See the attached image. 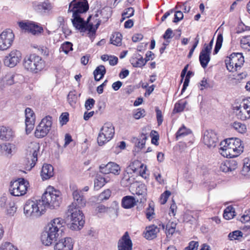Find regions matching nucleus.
<instances>
[{"mask_svg": "<svg viewBox=\"0 0 250 250\" xmlns=\"http://www.w3.org/2000/svg\"><path fill=\"white\" fill-rule=\"evenodd\" d=\"M60 192L49 186L40 200H28L24 205L23 212L27 217H39L44 214L47 208L54 209L59 207Z\"/></svg>", "mask_w": 250, "mask_h": 250, "instance_id": "obj_1", "label": "nucleus"}, {"mask_svg": "<svg viewBox=\"0 0 250 250\" xmlns=\"http://www.w3.org/2000/svg\"><path fill=\"white\" fill-rule=\"evenodd\" d=\"M65 222L61 218H55L48 224L42 234L41 240L45 246H50L62 235L64 229Z\"/></svg>", "mask_w": 250, "mask_h": 250, "instance_id": "obj_2", "label": "nucleus"}, {"mask_svg": "<svg viewBox=\"0 0 250 250\" xmlns=\"http://www.w3.org/2000/svg\"><path fill=\"white\" fill-rule=\"evenodd\" d=\"M243 151L244 145L242 141L238 138H229L220 143L219 153L224 157H236Z\"/></svg>", "mask_w": 250, "mask_h": 250, "instance_id": "obj_3", "label": "nucleus"}, {"mask_svg": "<svg viewBox=\"0 0 250 250\" xmlns=\"http://www.w3.org/2000/svg\"><path fill=\"white\" fill-rule=\"evenodd\" d=\"M24 67L34 73H38L45 67V62L42 57L35 54L26 56L23 60Z\"/></svg>", "mask_w": 250, "mask_h": 250, "instance_id": "obj_4", "label": "nucleus"}, {"mask_svg": "<svg viewBox=\"0 0 250 250\" xmlns=\"http://www.w3.org/2000/svg\"><path fill=\"white\" fill-rule=\"evenodd\" d=\"M80 208L73 207V206L68 207L66 214L70 217L71 224L70 229L72 230L81 229L85 223L84 215Z\"/></svg>", "mask_w": 250, "mask_h": 250, "instance_id": "obj_5", "label": "nucleus"}, {"mask_svg": "<svg viewBox=\"0 0 250 250\" xmlns=\"http://www.w3.org/2000/svg\"><path fill=\"white\" fill-rule=\"evenodd\" d=\"M244 62V57L240 53H233L225 60L227 69L232 72L239 70Z\"/></svg>", "mask_w": 250, "mask_h": 250, "instance_id": "obj_6", "label": "nucleus"}, {"mask_svg": "<svg viewBox=\"0 0 250 250\" xmlns=\"http://www.w3.org/2000/svg\"><path fill=\"white\" fill-rule=\"evenodd\" d=\"M29 187V182L23 178L11 181L10 183L9 192L15 196H22L26 193Z\"/></svg>", "mask_w": 250, "mask_h": 250, "instance_id": "obj_7", "label": "nucleus"}, {"mask_svg": "<svg viewBox=\"0 0 250 250\" xmlns=\"http://www.w3.org/2000/svg\"><path fill=\"white\" fill-rule=\"evenodd\" d=\"M114 127L112 123H106L100 130L97 138V142L99 146H103L109 141L114 136Z\"/></svg>", "mask_w": 250, "mask_h": 250, "instance_id": "obj_8", "label": "nucleus"}, {"mask_svg": "<svg viewBox=\"0 0 250 250\" xmlns=\"http://www.w3.org/2000/svg\"><path fill=\"white\" fill-rule=\"evenodd\" d=\"M238 119L245 121L250 119V97L244 99L239 106L234 107Z\"/></svg>", "mask_w": 250, "mask_h": 250, "instance_id": "obj_9", "label": "nucleus"}, {"mask_svg": "<svg viewBox=\"0 0 250 250\" xmlns=\"http://www.w3.org/2000/svg\"><path fill=\"white\" fill-rule=\"evenodd\" d=\"M52 124V117L47 116L43 118L36 127L35 136L38 138L46 136L51 129Z\"/></svg>", "mask_w": 250, "mask_h": 250, "instance_id": "obj_10", "label": "nucleus"}, {"mask_svg": "<svg viewBox=\"0 0 250 250\" xmlns=\"http://www.w3.org/2000/svg\"><path fill=\"white\" fill-rule=\"evenodd\" d=\"M89 9L87 0H73L69 4L68 12H72V15H81Z\"/></svg>", "mask_w": 250, "mask_h": 250, "instance_id": "obj_11", "label": "nucleus"}, {"mask_svg": "<svg viewBox=\"0 0 250 250\" xmlns=\"http://www.w3.org/2000/svg\"><path fill=\"white\" fill-rule=\"evenodd\" d=\"M14 34L12 30L6 29L0 34V50H4L9 48L14 41Z\"/></svg>", "mask_w": 250, "mask_h": 250, "instance_id": "obj_12", "label": "nucleus"}, {"mask_svg": "<svg viewBox=\"0 0 250 250\" xmlns=\"http://www.w3.org/2000/svg\"><path fill=\"white\" fill-rule=\"evenodd\" d=\"M91 16H89L86 21L81 17V15H72L71 21L73 26L80 32H85L88 25V21H90Z\"/></svg>", "mask_w": 250, "mask_h": 250, "instance_id": "obj_13", "label": "nucleus"}, {"mask_svg": "<svg viewBox=\"0 0 250 250\" xmlns=\"http://www.w3.org/2000/svg\"><path fill=\"white\" fill-rule=\"evenodd\" d=\"M73 202L70 206L75 208H83L85 206L86 199L81 190L75 189L73 188L72 193Z\"/></svg>", "mask_w": 250, "mask_h": 250, "instance_id": "obj_14", "label": "nucleus"}, {"mask_svg": "<svg viewBox=\"0 0 250 250\" xmlns=\"http://www.w3.org/2000/svg\"><path fill=\"white\" fill-rule=\"evenodd\" d=\"M21 58V54L19 50H12L5 57L4 63L9 67H13L19 62Z\"/></svg>", "mask_w": 250, "mask_h": 250, "instance_id": "obj_15", "label": "nucleus"}, {"mask_svg": "<svg viewBox=\"0 0 250 250\" xmlns=\"http://www.w3.org/2000/svg\"><path fill=\"white\" fill-rule=\"evenodd\" d=\"M203 142L208 147H214L218 143L216 133L212 130H207L203 134Z\"/></svg>", "mask_w": 250, "mask_h": 250, "instance_id": "obj_16", "label": "nucleus"}, {"mask_svg": "<svg viewBox=\"0 0 250 250\" xmlns=\"http://www.w3.org/2000/svg\"><path fill=\"white\" fill-rule=\"evenodd\" d=\"M100 171L105 175L112 173L115 175H118L120 173L121 168L117 164L110 162L106 165H101L100 166Z\"/></svg>", "mask_w": 250, "mask_h": 250, "instance_id": "obj_17", "label": "nucleus"}, {"mask_svg": "<svg viewBox=\"0 0 250 250\" xmlns=\"http://www.w3.org/2000/svg\"><path fill=\"white\" fill-rule=\"evenodd\" d=\"M26 132L29 134L33 129L35 122V115L34 111L29 107L25 110Z\"/></svg>", "mask_w": 250, "mask_h": 250, "instance_id": "obj_18", "label": "nucleus"}, {"mask_svg": "<svg viewBox=\"0 0 250 250\" xmlns=\"http://www.w3.org/2000/svg\"><path fill=\"white\" fill-rule=\"evenodd\" d=\"M19 25L21 29L26 30L33 35H38L43 31L42 27L31 21L20 22Z\"/></svg>", "mask_w": 250, "mask_h": 250, "instance_id": "obj_19", "label": "nucleus"}, {"mask_svg": "<svg viewBox=\"0 0 250 250\" xmlns=\"http://www.w3.org/2000/svg\"><path fill=\"white\" fill-rule=\"evenodd\" d=\"M132 245L128 232L126 231L118 241V250H132Z\"/></svg>", "mask_w": 250, "mask_h": 250, "instance_id": "obj_20", "label": "nucleus"}, {"mask_svg": "<svg viewBox=\"0 0 250 250\" xmlns=\"http://www.w3.org/2000/svg\"><path fill=\"white\" fill-rule=\"evenodd\" d=\"M73 245L72 239L70 237H66L56 243L54 250H72Z\"/></svg>", "mask_w": 250, "mask_h": 250, "instance_id": "obj_21", "label": "nucleus"}, {"mask_svg": "<svg viewBox=\"0 0 250 250\" xmlns=\"http://www.w3.org/2000/svg\"><path fill=\"white\" fill-rule=\"evenodd\" d=\"M39 149V144L35 142L31 143L28 146L27 151L29 153V155H31L32 163L31 165L32 167L35 165L36 162L37 161V156Z\"/></svg>", "mask_w": 250, "mask_h": 250, "instance_id": "obj_22", "label": "nucleus"}, {"mask_svg": "<svg viewBox=\"0 0 250 250\" xmlns=\"http://www.w3.org/2000/svg\"><path fill=\"white\" fill-rule=\"evenodd\" d=\"M237 167L238 164L235 160H226L220 164L219 169L222 172H227L235 170Z\"/></svg>", "mask_w": 250, "mask_h": 250, "instance_id": "obj_23", "label": "nucleus"}, {"mask_svg": "<svg viewBox=\"0 0 250 250\" xmlns=\"http://www.w3.org/2000/svg\"><path fill=\"white\" fill-rule=\"evenodd\" d=\"M54 175V168L51 165L44 164L42 167L41 176L43 180L50 179Z\"/></svg>", "mask_w": 250, "mask_h": 250, "instance_id": "obj_24", "label": "nucleus"}, {"mask_svg": "<svg viewBox=\"0 0 250 250\" xmlns=\"http://www.w3.org/2000/svg\"><path fill=\"white\" fill-rule=\"evenodd\" d=\"M14 137V132L10 128L4 126H0V139L9 141Z\"/></svg>", "mask_w": 250, "mask_h": 250, "instance_id": "obj_25", "label": "nucleus"}, {"mask_svg": "<svg viewBox=\"0 0 250 250\" xmlns=\"http://www.w3.org/2000/svg\"><path fill=\"white\" fill-rule=\"evenodd\" d=\"M110 181V178L108 176H103L100 174H97L94 180V188L98 190Z\"/></svg>", "mask_w": 250, "mask_h": 250, "instance_id": "obj_26", "label": "nucleus"}, {"mask_svg": "<svg viewBox=\"0 0 250 250\" xmlns=\"http://www.w3.org/2000/svg\"><path fill=\"white\" fill-rule=\"evenodd\" d=\"M130 62L134 67L141 68L146 64V61H145L143 56L139 53L134 54L130 60Z\"/></svg>", "mask_w": 250, "mask_h": 250, "instance_id": "obj_27", "label": "nucleus"}, {"mask_svg": "<svg viewBox=\"0 0 250 250\" xmlns=\"http://www.w3.org/2000/svg\"><path fill=\"white\" fill-rule=\"evenodd\" d=\"M136 202V199L134 197L125 196L122 199V206L125 208H130L135 205Z\"/></svg>", "mask_w": 250, "mask_h": 250, "instance_id": "obj_28", "label": "nucleus"}, {"mask_svg": "<svg viewBox=\"0 0 250 250\" xmlns=\"http://www.w3.org/2000/svg\"><path fill=\"white\" fill-rule=\"evenodd\" d=\"M135 194L139 196V198H137V202H142L143 200L145 199L146 188L145 185H140L136 188Z\"/></svg>", "mask_w": 250, "mask_h": 250, "instance_id": "obj_29", "label": "nucleus"}, {"mask_svg": "<svg viewBox=\"0 0 250 250\" xmlns=\"http://www.w3.org/2000/svg\"><path fill=\"white\" fill-rule=\"evenodd\" d=\"M106 73L105 67L103 65L98 66L93 72L95 81H99L102 79Z\"/></svg>", "mask_w": 250, "mask_h": 250, "instance_id": "obj_30", "label": "nucleus"}, {"mask_svg": "<svg viewBox=\"0 0 250 250\" xmlns=\"http://www.w3.org/2000/svg\"><path fill=\"white\" fill-rule=\"evenodd\" d=\"M158 231V228L155 226H152L146 228V231L145 233V237L147 239H152L156 237V234Z\"/></svg>", "mask_w": 250, "mask_h": 250, "instance_id": "obj_31", "label": "nucleus"}, {"mask_svg": "<svg viewBox=\"0 0 250 250\" xmlns=\"http://www.w3.org/2000/svg\"><path fill=\"white\" fill-rule=\"evenodd\" d=\"M241 173L247 178H250V158H246L243 160V166Z\"/></svg>", "mask_w": 250, "mask_h": 250, "instance_id": "obj_32", "label": "nucleus"}, {"mask_svg": "<svg viewBox=\"0 0 250 250\" xmlns=\"http://www.w3.org/2000/svg\"><path fill=\"white\" fill-rule=\"evenodd\" d=\"M146 139V135L144 133H142L139 138L134 139L135 146L137 147L138 149H142L145 145ZM138 151H139V150H138Z\"/></svg>", "mask_w": 250, "mask_h": 250, "instance_id": "obj_33", "label": "nucleus"}, {"mask_svg": "<svg viewBox=\"0 0 250 250\" xmlns=\"http://www.w3.org/2000/svg\"><path fill=\"white\" fill-rule=\"evenodd\" d=\"M191 133V131L183 125L178 129L176 132L175 137L176 140H178L190 134Z\"/></svg>", "mask_w": 250, "mask_h": 250, "instance_id": "obj_34", "label": "nucleus"}, {"mask_svg": "<svg viewBox=\"0 0 250 250\" xmlns=\"http://www.w3.org/2000/svg\"><path fill=\"white\" fill-rule=\"evenodd\" d=\"M210 54L201 52L199 55V61L202 67L204 68L207 67L210 60Z\"/></svg>", "mask_w": 250, "mask_h": 250, "instance_id": "obj_35", "label": "nucleus"}, {"mask_svg": "<svg viewBox=\"0 0 250 250\" xmlns=\"http://www.w3.org/2000/svg\"><path fill=\"white\" fill-rule=\"evenodd\" d=\"M235 209L232 206H228L224 210V218L226 220L232 219L235 216Z\"/></svg>", "mask_w": 250, "mask_h": 250, "instance_id": "obj_36", "label": "nucleus"}, {"mask_svg": "<svg viewBox=\"0 0 250 250\" xmlns=\"http://www.w3.org/2000/svg\"><path fill=\"white\" fill-rule=\"evenodd\" d=\"M231 126L235 131L241 134L245 133L247 131L246 125L240 122H235L232 124Z\"/></svg>", "mask_w": 250, "mask_h": 250, "instance_id": "obj_37", "label": "nucleus"}, {"mask_svg": "<svg viewBox=\"0 0 250 250\" xmlns=\"http://www.w3.org/2000/svg\"><path fill=\"white\" fill-rule=\"evenodd\" d=\"M122 35L119 32H116L113 34L110 39L111 43L116 46L121 45Z\"/></svg>", "mask_w": 250, "mask_h": 250, "instance_id": "obj_38", "label": "nucleus"}, {"mask_svg": "<svg viewBox=\"0 0 250 250\" xmlns=\"http://www.w3.org/2000/svg\"><path fill=\"white\" fill-rule=\"evenodd\" d=\"M77 99L78 97L76 91H70L67 95V101L71 106H75Z\"/></svg>", "mask_w": 250, "mask_h": 250, "instance_id": "obj_39", "label": "nucleus"}, {"mask_svg": "<svg viewBox=\"0 0 250 250\" xmlns=\"http://www.w3.org/2000/svg\"><path fill=\"white\" fill-rule=\"evenodd\" d=\"M143 164L139 161H134L131 163L128 167V170H132L133 172L138 171L140 168H143Z\"/></svg>", "mask_w": 250, "mask_h": 250, "instance_id": "obj_40", "label": "nucleus"}, {"mask_svg": "<svg viewBox=\"0 0 250 250\" xmlns=\"http://www.w3.org/2000/svg\"><path fill=\"white\" fill-rule=\"evenodd\" d=\"M73 44L69 42H65L63 43L60 48V51H62L66 54L70 51L73 50Z\"/></svg>", "mask_w": 250, "mask_h": 250, "instance_id": "obj_41", "label": "nucleus"}, {"mask_svg": "<svg viewBox=\"0 0 250 250\" xmlns=\"http://www.w3.org/2000/svg\"><path fill=\"white\" fill-rule=\"evenodd\" d=\"M5 208H6L7 214L10 216L14 215L17 210V207L13 202H8V205Z\"/></svg>", "mask_w": 250, "mask_h": 250, "instance_id": "obj_42", "label": "nucleus"}, {"mask_svg": "<svg viewBox=\"0 0 250 250\" xmlns=\"http://www.w3.org/2000/svg\"><path fill=\"white\" fill-rule=\"evenodd\" d=\"M134 9L132 7H129L125 9L122 14V19L121 21H123L125 19L130 18L133 16Z\"/></svg>", "mask_w": 250, "mask_h": 250, "instance_id": "obj_43", "label": "nucleus"}, {"mask_svg": "<svg viewBox=\"0 0 250 250\" xmlns=\"http://www.w3.org/2000/svg\"><path fill=\"white\" fill-rule=\"evenodd\" d=\"M240 43L242 48L250 50V36L243 37Z\"/></svg>", "mask_w": 250, "mask_h": 250, "instance_id": "obj_44", "label": "nucleus"}, {"mask_svg": "<svg viewBox=\"0 0 250 250\" xmlns=\"http://www.w3.org/2000/svg\"><path fill=\"white\" fill-rule=\"evenodd\" d=\"M243 233L239 230H235L229 233L228 237L230 240H239L242 237Z\"/></svg>", "mask_w": 250, "mask_h": 250, "instance_id": "obj_45", "label": "nucleus"}, {"mask_svg": "<svg viewBox=\"0 0 250 250\" xmlns=\"http://www.w3.org/2000/svg\"><path fill=\"white\" fill-rule=\"evenodd\" d=\"M223 41V38L222 35H218L215 48L214 50V54H217L219 50L220 49L222 46Z\"/></svg>", "mask_w": 250, "mask_h": 250, "instance_id": "obj_46", "label": "nucleus"}, {"mask_svg": "<svg viewBox=\"0 0 250 250\" xmlns=\"http://www.w3.org/2000/svg\"><path fill=\"white\" fill-rule=\"evenodd\" d=\"M111 210H113V208L105 207V206L102 204L98 205L96 208V211H97V213H107Z\"/></svg>", "mask_w": 250, "mask_h": 250, "instance_id": "obj_47", "label": "nucleus"}, {"mask_svg": "<svg viewBox=\"0 0 250 250\" xmlns=\"http://www.w3.org/2000/svg\"><path fill=\"white\" fill-rule=\"evenodd\" d=\"M185 101H180L175 104L174 111L176 112H180L185 108L186 104Z\"/></svg>", "mask_w": 250, "mask_h": 250, "instance_id": "obj_48", "label": "nucleus"}, {"mask_svg": "<svg viewBox=\"0 0 250 250\" xmlns=\"http://www.w3.org/2000/svg\"><path fill=\"white\" fill-rule=\"evenodd\" d=\"M111 193V191L109 189L105 190L99 195L98 200L100 201L106 200L110 197Z\"/></svg>", "mask_w": 250, "mask_h": 250, "instance_id": "obj_49", "label": "nucleus"}, {"mask_svg": "<svg viewBox=\"0 0 250 250\" xmlns=\"http://www.w3.org/2000/svg\"><path fill=\"white\" fill-rule=\"evenodd\" d=\"M171 193L169 190H166L163 193L160 198V202L161 204L164 205L166 203L168 198L171 195Z\"/></svg>", "mask_w": 250, "mask_h": 250, "instance_id": "obj_50", "label": "nucleus"}, {"mask_svg": "<svg viewBox=\"0 0 250 250\" xmlns=\"http://www.w3.org/2000/svg\"><path fill=\"white\" fill-rule=\"evenodd\" d=\"M0 250H18L10 242L2 243L0 247Z\"/></svg>", "mask_w": 250, "mask_h": 250, "instance_id": "obj_51", "label": "nucleus"}, {"mask_svg": "<svg viewBox=\"0 0 250 250\" xmlns=\"http://www.w3.org/2000/svg\"><path fill=\"white\" fill-rule=\"evenodd\" d=\"M38 8L42 10H49L51 8V4L48 1L41 2L38 5Z\"/></svg>", "mask_w": 250, "mask_h": 250, "instance_id": "obj_52", "label": "nucleus"}, {"mask_svg": "<svg viewBox=\"0 0 250 250\" xmlns=\"http://www.w3.org/2000/svg\"><path fill=\"white\" fill-rule=\"evenodd\" d=\"M86 31H88V36L90 40L93 41L95 38L96 31L92 29L91 25H89L86 27Z\"/></svg>", "mask_w": 250, "mask_h": 250, "instance_id": "obj_53", "label": "nucleus"}, {"mask_svg": "<svg viewBox=\"0 0 250 250\" xmlns=\"http://www.w3.org/2000/svg\"><path fill=\"white\" fill-rule=\"evenodd\" d=\"M156 113V118L158 123V125L160 126L163 123V117L162 115V111L159 109L158 107L155 108Z\"/></svg>", "mask_w": 250, "mask_h": 250, "instance_id": "obj_54", "label": "nucleus"}, {"mask_svg": "<svg viewBox=\"0 0 250 250\" xmlns=\"http://www.w3.org/2000/svg\"><path fill=\"white\" fill-rule=\"evenodd\" d=\"M198 246V242L192 241L189 243L188 246L185 248V250H197Z\"/></svg>", "mask_w": 250, "mask_h": 250, "instance_id": "obj_55", "label": "nucleus"}, {"mask_svg": "<svg viewBox=\"0 0 250 250\" xmlns=\"http://www.w3.org/2000/svg\"><path fill=\"white\" fill-rule=\"evenodd\" d=\"M172 222L170 220L166 225V234L167 238H170L172 236Z\"/></svg>", "mask_w": 250, "mask_h": 250, "instance_id": "obj_56", "label": "nucleus"}, {"mask_svg": "<svg viewBox=\"0 0 250 250\" xmlns=\"http://www.w3.org/2000/svg\"><path fill=\"white\" fill-rule=\"evenodd\" d=\"M95 101L92 98H89L87 99L85 103V107L87 110H89L91 109L94 105Z\"/></svg>", "mask_w": 250, "mask_h": 250, "instance_id": "obj_57", "label": "nucleus"}, {"mask_svg": "<svg viewBox=\"0 0 250 250\" xmlns=\"http://www.w3.org/2000/svg\"><path fill=\"white\" fill-rule=\"evenodd\" d=\"M15 76L16 75L14 74H9L6 75L5 77L6 84L11 85L14 84L15 83L14 78Z\"/></svg>", "mask_w": 250, "mask_h": 250, "instance_id": "obj_58", "label": "nucleus"}, {"mask_svg": "<svg viewBox=\"0 0 250 250\" xmlns=\"http://www.w3.org/2000/svg\"><path fill=\"white\" fill-rule=\"evenodd\" d=\"M184 15L181 11H176L174 14V20L173 22H178L183 19Z\"/></svg>", "mask_w": 250, "mask_h": 250, "instance_id": "obj_59", "label": "nucleus"}, {"mask_svg": "<svg viewBox=\"0 0 250 250\" xmlns=\"http://www.w3.org/2000/svg\"><path fill=\"white\" fill-rule=\"evenodd\" d=\"M12 145L9 143H5L2 144L3 152H5L6 154H10L12 152Z\"/></svg>", "mask_w": 250, "mask_h": 250, "instance_id": "obj_60", "label": "nucleus"}, {"mask_svg": "<svg viewBox=\"0 0 250 250\" xmlns=\"http://www.w3.org/2000/svg\"><path fill=\"white\" fill-rule=\"evenodd\" d=\"M68 114L67 113H62L60 118V123L62 125H63L64 124H66L67 122L68 121Z\"/></svg>", "mask_w": 250, "mask_h": 250, "instance_id": "obj_61", "label": "nucleus"}, {"mask_svg": "<svg viewBox=\"0 0 250 250\" xmlns=\"http://www.w3.org/2000/svg\"><path fill=\"white\" fill-rule=\"evenodd\" d=\"M163 38L164 40H171L172 39V29L168 28L163 35Z\"/></svg>", "mask_w": 250, "mask_h": 250, "instance_id": "obj_62", "label": "nucleus"}, {"mask_svg": "<svg viewBox=\"0 0 250 250\" xmlns=\"http://www.w3.org/2000/svg\"><path fill=\"white\" fill-rule=\"evenodd\" d=\"M7 198L6 196H3L0 198V206L1 208H5L8 205Z\"/></svg>", "mask_w": 250, "mask_h": 250, "instance_id": "obj_63", "label": "nucleus"}, {"mask_svg": "<svg viewBox=\"0 0 250 250\" xmlns=\"http://www.w3.org/2000/svg\"><path fill=\"white\" fill-rule=\"evenodd\" d=\"M209 85L207 81V80L205 78H203V79L201 81L200 83V89L201 90H203L204 88L208 87Z\"/></svg>", "mask_w": 250, "mask_h": 250, "instance_id": "obj_64", "label": "nucleus"}]
</instances>
